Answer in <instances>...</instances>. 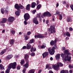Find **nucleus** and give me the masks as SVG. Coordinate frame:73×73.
I'll list each match as a JSON object with an SVG mask.
<instances>
[{"mask_svg":"<svg viewBox=\"0 0 73 73\" xmlns=\"http://www.w3.org/2000/svg\"><path fill=\"white\" fill-rule=\"evenodd\" d=\"M64 54L63 53L61 54V56L62 57L64 58L65 61H68L69 62L71 60V53L69 52L68 50H64Z\"/></svg>","mask_w":73,"mask_h":73,"instance_id":"f257e3e1","label":"nucleus"},{"mask_svg":"<svg viewBox=\"0 0 73 73\" xmlns=\"http://www.w3.org/2000/svg\"><path fill=\"white\" fill-rule=\"evenodd\" d=\"M17 65V63L16 62L11 63L9 65L8 68H7V69L6 70L5 73H9V70L11 69V68H12L13 69H16V66Z\"/></svg>","mask_w":73,"mask_h":73,"instance_id":"f03ea898","label":"nucleus"},{"mask_svg":"<svg viewBox=\"0 0 73 73\" xmlns=\"http://www.w3.org/2000/svg\"><path fill=\"white\" fill-rule=\"evenodd\" d=\"M47 32L49 34H52L53 33H55L56 31H55V26L54 25H51L50 28L48 29Z\"/></svg>","mask_w":73,"mask_h":73,"instance_id":"7ed1b4c3","label":"nucleus"},{"mask_svg":"<svg viewBox=\"0 0 73 73\" xmlns=\"http://www.w3.org/2000/svg\"><path fill=\"white\" fill-rule=\"evenodd\" d=\"M15 8L17 10L19 11V12H20L21 11V10L20 8H21V9H23L24 8V7L21 4H20L19 6L18 5V4H16L15 5Z\"/></svg>","mask_w":73,"mask_h":73,"instance_id":"20e7f679","label":"nucleus"},{"mask_svg":"<svg viewBox=\"0 0 73 73\" xmlns=\"http://www.w3.org/2000/svg\"><path fill=\"white\" fill-rule=\"evenodd\" d=\"M50 17L51 14L48 11L46 12L43 13V15H41V17L42 18H44V17Z\"/></svg>","mask_w":73,"mask_h":73,"instance_id":"39448f33","label":"nucleus"},{"mask_svg":"<svg viewBox=\"0 0 73 73\" xmlns=\"http://www.w3.org/2000/svg\"><path fill=\"white\" fill-rule=\"evenodd\" d=\"M7 21V19L6 18H4L2 19V20L0 23V25L1 26H4L5 24L4 23H5Z\"/></svg>","mask_w":73,"mask_h":73,"instance_id":"423d86ee","label":"nucleus"},{"mask_svg":"<svg viewBox=\"0 0 73 73\" xmlns=\"http://www.w3.org/2000/svg\"><path fill=\"white\" fill-rule=\"evenodd\" d=\"M30 18V15L28 13H25L24 15V19L25 20H28Z\"/></svg>","mask_w":73,"mask_h":73,"instance_id":"0eeeda50","label":"nucleus"},{"mask_svg":"<svg viewBox=\"0 0 73 73\" xmlns=\"http://www.w3.org/2000/svg\"><path fill=\"white\" fill-rule=\"evenodd\" d=\"M35 38H42L44 37V36L41 34H38L37 35H35Z\"/></svg>","mask_w":73,"mask_h":73,"instance_id":"6e6552de","label":"nucleus"},{"mask_svg":"<svg viewBox=\"0 0 73 73\" xmlns=\"http://www.w3.org/2000/svg\"><path fill=\"white\" fill-rule=\"evenodd\" d=\"M52 68H54L55 70H57V71H58V70H59V66H58V64H57V65L55 64L54 65L52 66Z\"/></svg>","mask_w":73,"mask_h":73,"instance_id":"1a4fd4ad","label":"nucleus"},{"mask_svg":"<svg viewBox=\"0 0 73 73\" xmlns=\"http://www.w3.org/2000/svg\"><path fill=\"white\" fill-rule=\"evenodd\" d=\"M49 53L50 55L54 54V46L52 47V48H51V50L50 51Z\"/></svg>","mask_w":73,"mask_h":73,"instance_id":"9d476101","label":"nucleus"},{"mask_svg":"<svg viewBox=\"0 0 73 73\" xmlns=\"http://www.w3.org/2000/svg\"><path fill=\"white\" fill-rule=\"evenodd\" d=\"M15 20V18L13 17H9L8 18V21L9 22H13Z\"/></svg>","mask_w":73,"mask_h":73,"instance_id":"9b49d317","label":"nucleus"},{"mask_svg":"<svg viewBox=\"0 0 73 73\" xmlns=\"http://www.w3.org/2000/svg\"><path fill=\"white\" fill-rule=\"evenodd\" d=\"M48 54H49V52H45L42 54L43 57H44V58H45L46 56H47L48 55Z\"/></svg>","mask_w":73,"mask_h":73,"instance_id":"f8f14e48","label":"nucleus"},{"mask_svg":"<svg viewBox=\"0 0 73 73\" xmlns=\"http://www.w3.org/2000/svg\"><path fill=\"white\" fill-rule=\"evenodd\" d=\"M33 23H35V24H36V25H37V24H38V21H37V18H35L34 19Z\"/></svg>","mask_w":73,"mask_h":73,"instance_id":"ddd939ff","label":"nucleus"},{"mask_svg":"<svg viewBox=\"0 0 73 73\" xmlns=\"http://www.w3.org/2000/svg\"><path fill=\"white\" fill-rule=\"evenodd\" d=\"M15 39H11L9 40V44H10V45H13L14 44V42H15Z\"/></svg>","mask_w":73,"mask_h":73,"instance_id":"4468645a","label":"nucleus"},{"mask_svg":"<svg viewBox=\"0 0 73 73\" xmlns=\"http://www.w3.org/2000/svg\"><path fill=\"white\" fill-rule=\"evenodd\" d=\"M13 57V56L12 55H9L7 56L6 57V59L7 60H10L11 58L12 57Z\"/></svg>","mask_w":73,"mask_h":73,"instance_id":"2eb2a0df","label":"nucleus"},{"mask_svg":"<svg viewBox=\"0 0 73 73\" xmlns=\"http://www.w3.org/2000/svg\"><path fill=\"white\" fill-rule=\"evenodd\" d=\"M10 31L12 35H15L16 33V31H15L13 28H11L10 29Z\"/></svg>","mask_w":73,"mask_h":73,"instance_id":"dca6fc26","label":"nucleus"},{"mask_svg":"<svg viewBox=\"0 0 73 73\" xmlns=\"http://www.w3.org/2000/svg\"><path fill=\"white\" fill-rule=\"evenodd\" d=\"M65 35L68 36V37H70V34L69 32H67L66 33H64L63 36H65Z\"/></svg>","mask_w":73,"mask_h":73,"instance_id":"f3484780","label":"nucleus"},{"mask_svg":"<svg viewBox=\"0 0 73 73\" xmlns=\"http://www.w3.org/2000/svg\"><path fill=\"white\" fill-rule=\"evenodd\" d=\"M33 52H35L36 50V47H34L33 48V47L32 46L31 48L30 51L32 52H33Z\"/></svg>","mask_w":73,"mask_h":73,"instance_id":"a211bd4d","label":"nucleus"},{"mask_svg":"<svg viewBox=\"0 0 73 73\" xmlns=\"http://www.w3.org/2000/svg\"><path fill=\"white\" fill-rule=\"evenodd\" d=\"M60 54H57L56 56H55V58H56V60H60Z\"/></svg>","mask_w":73,"mask_h":73,"instance_id":"6ab92c4d","label":"nucleus"},{"mask_svg":"<svg viewBox=\"0 0 73 73\" xmlns=\"http://www.w3.org/2000/svg\"><path fill=\"white\" fill-rule=\"evenodd\" d=\"M26 47L27 49H30L31 48V44H30V43H28Z\"/></svg>","mask_w":73,"mask_h":73,"instance_id":"aec40b11","label":"nucleus"},{"mask_svg":"<svg viewBox=\"0 0 73 73\" xmlns=\"http://www.w3.org/2000/svg\"><path fill=\"white\" fill-rule=\"evenodd\" d=\"M46 68H48V70H50L52 69V67H50V65L49 64H47L46 66Z\"/></svg>","mask_w":73,"mask_h":73,"instance_id":"412c9836","label":"nucleus"},{"mask_svg":"<svg viewBox=\"0 0 73 73\" xmlns=\"http://www.w3.org/2000/svg\"><path fill=\"white\" fill-rule=\"evenodd\" d=\"M36 4L35 2H33L32 3L31 5V7L33 8L35 7L36 6Z\"/></svg>","mask_w":73,"mask_h":73,"instance_id":"4be33fe9","label":"nucleus"},{"mask_svg":"<svg viewBox=\"0 0 73 73\" xmlns=\"http://www.w3.org/2000/svg\"><path fill=\"white\" fill-rule=\"evenodd\" d=\"M7 52V49H4L0 53L1 55H3L4 53H5Z\"/></svg>","mask_w":73,"mask_h":73,"instance_id":"5701e85b","label":"nucleus"},{"mask_svg":"<svg viewBox=\"0 0 73 73\" xmlns=\"http://www.w3.org/2000/svg\"><path fill=\"white\" fill-rule=\"evenodd\" d=\"M31 8V5L29 4L26 6V10H29Z\"/></svg>","mask_w":73,"mask_h":73,"instance_id":"b1692460","label":"nucleus"},{"mask_svg":"<svg viewBox=\"0 0 73 73\" xmlns=\"http://www.w3.org/2000/svg\"><path fill=\"white\" fill-rule=\"evenodd\" d=\"M66 21L67 22L69 23V22H72V18L70 17H68L66 19Z\"/></svg>","mask_w":73,"mask_h":73,"instance_id":"393cba45","label":"nucleus"},{"mask_svg":"<svg viewBox=\"0 0 73 73\" xmlns=\"http://www.w3.org/2000/svg\"><path fill=\"white\" fill-rule=\"evenodd\" d=\"M55 45L56 43L54 42V40H51V41L50 42V45L51 46H53L54 45Z\"/></svg>","mask_w":73,"mask_h":73,"instance_id":"a878e982","label":"nucleus"},{"mask_svg":"<svg viewBox=\"0 0 73 73\" xmlns=\"http://www.w3.org/2000/svg\"><path fill=\"white\" fill-rule=\"evenodd\" d=\"M15 13L17 16H19L20 15V13H19V10L18 11H16L15 12Z\"/></svg>","mask_w":73,"mask_h":73,"instance_id":"bb28decb","label":"nucleus"},{"mask_svg":"<svg viewBox=\"0 0 73 73\" xmlns=\"http://www.w3.org/2000/svg\"><path fill=\"white\" fill-rule=\"evenodd\" d=\"M35 41V39H32L31 40H30V41L29 42V44H32V43H33V42Z\"/></svg>","mask_w":73,"mask_h":73,"instance_id":"cd10ccee","label":"nucleus"},{"mask_svg":"<svg viewBox=\"0 0 73 73\" xmlns=\"http://www.w3.org/2000/svg\"><path fill=\"white\" fill-rule=\"evenodd\" d=\"M29 65L28 63H26L23 66H24V68H25L26 69V68H28Z\"/></svg>","mask_w":73,"mask_h":73,"instance_id":"c85d7f7f","label":"nucleus"},{"mask_svg":"<svg viewBox=\"0 0 73 73\" xmlns=\"http://www.w3.org/2000/svg\"><path fill=\"white\" fill-rule=\"evenodd\" d=\"M35 73V70L34 69H31L28 72V73Z\"/></svg>","mask_w":73,"mask_h":73,"instance_id":"c756f323","label":"nucleus"},{"mask_svg":"<svg viewBox=\"0 0 73 73\" xmlns=\"http://www.w3.org/2000/svg\"><path fill=\"white\" fill-rule=\"evenodd\" d=\"M57 64H58V65L59 67L60 66H63V64L61 63H60L59 62H58L57 63Z\"/></svg>","mask_w":73,"mask_h":73,"instance_id":"7c9ffc66","label":"nucleus"},{"mask_svg":"<svg viewBox=\"0 0 73 73\" xmlns=\"http://www.w3.org/2000/svg\"><path fill=\"white\" fill-rule=\"evenodd\" d=\"M25 59L26 60L27 59H29V56L28 54H26L25 56Z\"/></svg>","mask_w":73,"mask_h":73,"instance_id":"2f4dec72","label":"nucleus"},{"mask_svg":"<svg viewBox=\"0 0 73 73\" xmlns=\"http://www.w3.org/2000/svg\"><path fill=\"white\" fill-rule=\"evenodd\" d=\"M24 62H25V60H24V59H23L21 60L20 62L21 65H23L24 63Z\"/></svg>","mask_w":73,"mask_h":73,"instance_id":"473e14b6","label":"nucleus"},{"mask_svg":"<svg viewBox=\"0 0 73 73\" xmlns=\"http://www.w3.org/2000/svg\"><path fill=\"white\" fill-rule=\"evenodd\" d=\"M45 47H46V45L45 44H43L41 46V48L43 49L44 48H45Z\"/></svg>","mask_w":73,"mask_h":73,"instance_id":"72a5a7b5","label":"nucleus"},{"mask_svg":"<svg viewBox=\"0 0 73 73\" xmlns=\"http://www.w3.org/2000/svg\"><path fill=\"white\" fill-rule=\"evenodd\" d=\"M41 5L39 4L37 6L36 8L38 9L39 10L40 9V8H41Z\"/></svg>","mask_w":73,"mask_h":73,"instance_id":"f704fd0d","label":"nucleus"},{"mask_svg":"<svg viewBox=\"0 0 73 73\" xmlns=\"http://www.w3.org/2000/svg\"><path fill=\"white\" fill-rule=\"evenodd\" d=\"M1 13H2V14H4V13L5 11H4V9H1Z\"/></svg>","mask_w":73,"mask_h":73,"instance_id":"c9c22d12","label":"nucleus"},{"mask_svg":"<svg viewBox=\"0 0 73 73\" xmlns=\"http://www.w3.org/2000/svg\"><path fill=\"white\" fill-rule=\"evenodd\" d=\"M26 68H25V67H24L23 69L22 70V72L23 73H25V71L26 70Z\"/></svg>","mask_w":73,"mask_h":73,"instance_id":"e433bc0d","label":"nucleus"},{"mask_svg":"<svg viewBox=\"0 0 73 73\" xmlns=\"http://www.w3.org/2000/svg\"><path fill=\"white\" fill-rule=\"evenodd\" d=\"M31 56H32V57L35 56V52H33L31 54Z\"/></svg>","mask_w":73,"mask_h":73,"instance_id":"4c0bfd02","label":"nucleus"},{"mask_svg":"<svg viewBox=\"0 0 73 73\" xmlns=\"http://www.w3.org/2000/svg\"><path fill=\"white\" fill-rule=\"evenodd\" d=\"M68 66L69 69H72L73 68V66L70 65V64H69Z\"/></svg>","mask_w":73,"mask_h":73,"instance_id":"58836bf2","label":"nucleus"},{"mask_svg":"<svg viewBox=\"0 0 73 73\" xmlns=\"http://www.w3.org/2000/svg\"><path fill=\"white\" fill-rule=\"evenodd\" d=\"M54 50H55V49H58V47H57V45L56 44H54Z\"/></svg>","mask_w":73,"mask_h":73,"instance_id":"ea45409f","label":"nucleus"},{"mask_svg":"<svg viewBox=\"0 0 73 73\" xmlns=\"http://www.w3.org/2000/svg\"><path fill=\"white\" fill-rule=\"evenodd\" d=\"M25 40H28V39H29V38L28 37V36H26L25 37Z\"/></svg>","mask_w":73,"mask_h":73,"instance_id":"a19ab883","label":"nucleus"},{"mask_svg":"<svg viewBox=\"0 0 73 73\" xmlns=\"http://www.w3.org/2000/svg\"><path fill=\"white\" fill-rule=\"evenodd\" d=\"M56 15H60V12L58 11H56Z\"/></svg>","mask_w":73,"mask_h":73,"instance_id":"79ce46f5","label":"nucleus"},{"mask_svg":"<svg viewBox=\"0 0 73 73\" xmlns=\"http://www.w3.org/2000/svg\"><path fill=\"white\" fill-rule=\"evenodd\" d=\"M17 70H20V66L19 65L17 66Z\"/></svg>","mask_w":73,"mask_h":73,"instance_id":"37998d69","label":"nucleus"},{"mask_svg":"<svg viewBox=\"0 0 73 73\" xmlns=\"http://www.w3.org/2000/svg\"><path fill=\"white\" fill-rule=\"evenodd\" d=\"M25 60L26 62V63H27V64H29V59H26Z\"/></svg>","mask_w":73,"mask_h":73,"instance_id":"c03bdc74","label":"nucleus"},{"mask_svg":"<svg viewBox=\"0 0 73 73\" xmlns=\"http://www.w3.org/2000/svg\"><path fill=\"white\" fill-rule=\"evenodd\" d=\"M3 68V65L2 64H0V69H2Z\"/></svg>","mask_w":73,"mask_h":73,"instance_id":"a18cd8bd","label":"nucleus"},{"mask_svg":"<svg viewBox=\"0 0 73 73\" xmlns=\"http://www.w3.org/2000/svg\"><path fill=\"white\" fill-rule=\"evenodd\" d=\"M48 51H49V52L52 50V49H51V47H49L48 49Z\"/></svg>","mask_w":73,"mask_h":73,"instance_id":"49530a36","label":"nucleus"},{"mask_svg":"<svg viewBox=\"0 0 73 73\" xmlns=\"http://www.w3.org/2000/svg\"><path fill=\"white\" fill-rule=\"evenodd\" d=\"M58 40V39L57 38H55V40L54 41L55 42L56 44V42H57V41Z\"/></svg>","mask_w":73,"mask_h":73,"instance_id":"de8ad7c7","label":"nucleus"},{"mask_svg":"<svg viewBox=\"0 0 73 73\" xmlns=\"http://www.w3.org/2000/svg\"><path fill=\"white\" fill-rule=\"evenodd\" d=\"M27 20H25L24 22V23L25 24V25H27Z\"/></svg>","mask_w":73,"mask_h":73,"instance_id":"09e8293b","label":"nucleus"},{"mask_svg":"<svg viewBox=\"0 0 73 73\" xmlns=\"http://www.w3.org/2000/svg\"><path fill=\"white\" fill-rule=\"evenodd\" d=\"M59 16H60L59 20H62V15H61V14L59 15Z\"/></svg>","mask_w":73,"mask_h":73,"instance_id":"8fccbe9b","label":"nucleus"},{"mask_svg":"<svg viewBox=\"0 0 73 73\" xmlns=\"http://www.w3.org/2000/svg\"><path fill=\"white\" fill-rule=\"evenodd\" d=\"M70 7L71 8V9L73 11V5H70Z\"/></svg>","mask_w":73,"mask_h":73,"instance_id":"3c124183","label":"nucleus"},{"mask_svg":"<svg viewBox=\"0 0 73 73\" xmlns=\"http://www.w3.org/2000/svg\"><path fill=\"white\" fill-rule=\"evenodd\" d=\"M66 48L64 47H63L62 48V50L64 51L65 50Z\"/></svg>","mask_w":73,"mask_h":73,"instance_id":"603ef678","label":"nucleus"},{"mask_svg":"<svg viewBox=\"0 0 73 73\" xmlns=\"http://www.w3.org/2000/svg\"><path fill=\"white\" fill-rule=\"evenodd\" d=\"M60 73H65V70H62L60 71Z\"/></svg>","mask_w":73,"mask_h":73,"instance_id":"864d4df0","label":"nucleus"},{"mask_svg":"<svg viewBox=\"0 0 73 73\" xmlns=\"http://www.w3.org/2000/svg\"><path fill=\"white\" fill-rule=\"evenodd\" d=\"M69 29L70 31H73V29L71 27H70Z\"/></svg>","mask_w":73,"mask_h":73,"instance_id":"5fc2aeb1","label":"nucleus"},{"mask_svg":"<svg viewBox=\"0 0 73 73\" xmlns=\"http://www.w3.org/2000/svg\"><path fill=\"white\" fill-rule=\"evenodd\" d=\"M36 12V10H34L33 11V13L35 14Z\"/></svg>","mask_w":73,"mask_h":73,"instance_id":"6e6d98bb","label":"nucleus"},{"mask_svg":"<svg viewBox=\"0 0 73 73\" xmlns=\"http://www.w3.org/2000/svg\"><path fill=\"white\" fill-rule=\"evenodd\" d=\"M26 48H27V46H24L22 48L23 49H25Z\"/></svg>","mask_w":73,"mask_h":73,"instance_id":"4d7b16f0","label":"nucleus"},{"mask_svg":"<svg viewBox=\"0 0 73 73\" xmlns=\"http://www.w3.org/2000/svg\"><path fill=\"white\" fill-rule=\"evenodd\" d=\"M31 33V31H29L27 33V34L28 35H30V34Z\"/></svg>","mask_w":73,"mask_h":73,"instance_id":"13d9d810","label":"nucleus"},{"mask_svg":"<svg viewBox=\"0 0 73 73\" xmlns=\"http://www.w3.org/2000/svg\"><path fill=\"white\" fill-rule=\"evenodd\" d=\"M64 72H65L64 73H69V71L67 70H65Z\"/></svg>","mask_w":73,"mask_h":73,"instance_id":"bf43d9fd","label":"nucleus"},{"mask_svg":"<svg viewBox=\"0 0 73 73\" xmlns=\"http://www.w3.org/2000/svg\"><path fill=\"white\" fill-rule=\"evenodd\" d=\"M41 13H39V14L38 15V17H40L41 16Z\"/></svg>","mask_w":73,"mask_h":73,"instance_id":"052dcab7","label":"nucleus"},{"mask_svg":"<svg viewBox=\"0 0 73 73\" xmlns=\"http://www.w3.org/2000/svg\"><path fill=\"white\" fill-rule=\"evenodd\" d=\"M42 71V70H39L38 71V73H41Z\"/></svg>","mask_w":73,"mask_h":73,"instance_id":"680f3d73","label":"nucleus"},{"mask_svg":"<svg viewBox=\"0 0 73 73\" xmlns=\"http://www.w3.org/2000/svg\"><path fill=\"white\" fill-rule=\"evenodd\" d=\"M5 12L6 14H8V11H5Z\"/></svg>","mask_w":73,"mask_h":73,"instance_id":"e2e57ef3","label":"nucleus"},{"mask_svg":"<svg viewBox=\"0 0 73 73\" xmlns=\"http://www.w3.org/2000/svg\"><path fill=\"white\" fill-rule=\"evenodd\" d=\"M49 73H54L53 72L52 70H50L49 72Z\"/></svg>","mask_w":73,"mask_h":73,"instance_id":"0e129e2a","label":"nucleus"},{"mask_svg":"<svg viewBox=\"0 0 73 73\" xmlns=\"http://www.w3.org/2000/svg\"><path fill=\"white\" fill-rule=\"evenodd\" d=\"M69 72H70V73H73V70H70L69 71Z\"/></svg>","mask_w":73,"mask_h":73,"instance_id":"69168bd1","label":"nucleus"},{"mask_svg":"<svg viewBox=\"0 0 73 73\" xmlns=\"http://www.w3.org/2000/svg\"><path fill=\"white\" fill-rule=\"evenodd\" d=\"M66 1H63V4H66Z\"/></svg>","mask_w":73,"mask_h":73,"instance_id":"338daca9","label":"nucleus"},{"mask_svg":"<svg viewBox=\"0 0 73 73\" xmlns=\"http://www.w3.org/2000/svg\"><path fill=\"white\" fill-rule=\"evenodd\" d=\"M69 38L68 37H66L65 38V40H69Z\"/></svg>","mask_w":73,"mask_h":73,"instance_id":"774afa93","label":"nucleus"}]
</instances>
